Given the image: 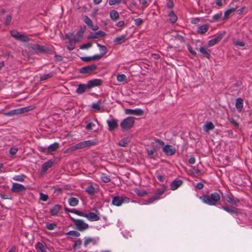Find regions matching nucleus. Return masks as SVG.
Wrapping results in <instances>:
<instances>
[{"instance_id":"nucleus-41","label":"nucleus","mask_w":252,"mask_h":252,"mask_svg":"<svg viewBox=\"0 0 252 252\" xmlns=\"http://www.w3.org/2000/svg\"><path fill=\"white\" fill-rule=\"evenodd\" d=\"M158 197L156 196L155 194L153 195L152 196L148 198L147 200H146V202L145 203V204H150L152 203H153L155 200H158Z\"/></svg>"},{"instance_id":"nucleus-42","label":"nucleus","mask_w":252,"mask_h":252,"mask_svg":"<svg viewBox=\"0 0 252 252\" xmlns=\"http://www.w3.org/2000/svg\"><path fill=\"white\" fill-rule=\"evenodd\" d=\"M66 235L74 237H77L80 235V234L77 231L71 230L66 233Z\"/></svg>"},{"instance_id":"nucleus-11","label":"nucleus","mask_w":252,"mask_h":252,"mask_svg":"<svg viewBox=\"0 0 252 252\" xmlns=\"http://www.w3.org/2000/svg\"><path fill=\"white\" fill-rule=\"evenodd\" d=\"M96 68V66L92 64L84 66L80 69L79 72L82 74H90Z\"/></svg>"},{"instance_id":"nucleus-48","label":"nucleus","mask_w":252,"mask_h":252,"mask_svg":"<svg viewBox=\"0 0 252 252\" xmlns=\"http://www.w3.org/2000/svg\"><path fill=\"white\" fill-rule=\"evenodd\" d=\"M11 34L12 37H14L17 40L18 39L19 36L21 35V34L19 32L15 31H11Z\"/></svg>"},{"instance_id":"nucleus-26","label":"nucleus","mask_w":252,"mask_h":252,"mask_svg":"<svg viewBox=\"0 0 252 252\" xmlns=\"http://www.w3.org/2000/svg\"><path fill=\"white\" fill-rule=\"evenodd\" d=\"M215 128L214 124L211 122H207L203 126L204 130L207 132L210 130H212Z\"/></svg>"},{"instance_id":"nucleus-25","label":"nucleus","mask_w":252,"mask_h":252,"mask_svg":"<svg viewBox=\"0 0 252 252\" xmlns=\"http://www.w3.org/2000/svg\"><path fill=\"white\" fill-rule=\"evenodd\" d=\"M126 40V35H122L114 38L113 42L116 44H121Z\"/></svg>"},{"instance_id":"nucleus-8","label":"nucleus","mask_w":252,"mask_h":252,"mask_svg":"<svg viewBox=\"0 0 252 252\" xmlns=\"http://www.w3.org/2000/svg\"><path fill=\"white\" fill-rule=\"evenodd\" d=\"M30 107H26L19 109L12 110L6 113L5 114L8 116L17 115L21 114L31 110V109H30Z\"/></svg>"},{"instance_id":"nucleus-62","label":"nucleus","mask_w":252,"mask_h":252,"mask_svg":"<svg viewBox=\"0 0 252 252\" xmlns=\"http://www.w3.org/2000/svg\"><path fill=\"white\" fill-rule=\"evenodd\" d=\"M56 224L55 223H48L46 224V228L49 230H53Z\"/></svg>"},{"instance_id":"nucleus-17","label":"nucleus","mask_w":252,"mask_h":252,"mask_svg":"<svg viewBox=\"0 0 252 252\" xmlns=\"http://www.w3.org/2000/svg\"><path fill=\"white\" fill-rule=\"evenodd\" d=\"M59 148V144L57 143H54L51 144L48 148H43L42 152L46 153H50L56 151Z\"/></svg>"},{"instance_id":"nucleus-43","label":"nucleus","mask_w":252,"mask_h":252,"mask_svg":"<svg viewBox=\"0 0 252 252\" xmlns=\"http://www.w3.org/2000/svg\"><path fill=\"white\" fill-rule=\"evenodd\" d=\"M82 245V241L81 239H78L75 241L74 244L73 246V249L76 250L80 248V247Z\"/></svg>"},{"instance_id":"nucleus-53","label":"nucleus","mask_w":252,"mask_h":252,"mask_svg":"<svg viewBox=\"0 0 252 252\" xmlns=\"http://www.w3.org/2000/svg\"><path fill=\"white\" fill-rule=\"evenodd\" d=\"M102 181L105 183H109L110 181V178L106 176L105 175L103 174L101 177Z\"/></svg>"},{"instance_id":"nucleus-35","label":"nucleus","mask_w":252,"mask_h":252,"mask_svg":"<svg viewBox=\"0 0 252 252\" xmlns=\"http://www.w3.org/2000/svg\"><path fill=\"white\" fill-rule=\"evenodd\" d=\"M60 208L61 206L59 205H56L50 209V213L52 215H56L59 212Z\"/></svg>"},{"instance_id":"nucleus-54","label":"nucleus","mask_w":252,"mask_h":252,"mask_svg":"<svg viewBox=\"0 0 252 252\" xmlns=\"http://www.w3.org/2000/svg\"><path fill=\"white\" fill-rule=\"evenodd\" d=\"M95 126V124L92 122L88 123L86 127V128L88 130H92L93 127Z\"/></svg>"},{"instance_id":"nucleus-46","label":"nucleus","mask_w":252,"mask_h":252,"mask_svg":"<svg viewBox=\"0 0 252 252\" xmlns=\"http://www.w3.org/2000/svg\"><path fill=\"white\" fill-rule=\"evenodd\" d=\"M18 40H20L21 41L26 42L29 41L30 40V39L29 37H28L26 35L21 34V35L19 36V38H18Z\"/></svg>"},{"instance_id":"nucleus-50","label":"nucleus","mask_w":252,"mask_h":252,"mask_svg":"<svg viewBox=\"0 0 252 252\" xmlns=\"http://www.w3.org/2000/svg\"><path fill=\"white\" fill-rule=\"evenodd\" d=\"M122 1V0H110L109 1V4L110 5L119 4L121 3Z\"/></svg>"},{"instance_id":"nucleus-61","label":"nucleus","mask_w":252,"mask_h":252,"mask_svg":"<svg viewBox=\"0 0 252 252\" xmlns=\"http://www.w3.org/2000/svg\"><path fill=\"white\" fill-rule=\"evenodd\" d=\"M92 47V44L90 43L84 44L81 46L80 48L82 49H88Z\"/></svg>"},{"instance_id":"nucleus-38","label":"nucleus","mask_w":252,"mask_h":252,"mask_svg":"<svg viewBox=\"0 0 252 252\" xmlns=\"http://www.w3.org/2000/svg\"><path fill=\"white\" fill-rule=\"evenodd\" d=\"M97 46L98 47L99 51L100 52V55H102V56L103 57L107 52L106 48L105 46L101 45L99 44H97Z\"/></svg>"},{"instance_id":"nucleus-13","label":"nucleus","mask_w":252,"mask_h":252,"mask_svg":"<svg viewBox=\"0 0 252 252\" xmlns=\"http://www.w3.org/2000/svg\"><path fill=\"white\" fill-rule=\"evenodd\" d=\"M26 190V188L22 185L18 183H13L11 190L14 193H19Z\"/></svg>"},{"instance_id":"nucleus-24","label":"nucleus","mask_w":252,"mask_h":252,"mask_svg":"<svg viewBox=\"0 0 252 252\" xmlns=\"http://www.w3.org/2000/svg\"><path fill=\"white\" fill-rule=\"evenodd\" d=\"M235 107L239 112H241L243 108V100L241 98H238L236 100Z\"/></svg>"},{"instance_id":"nucleus-52","label":"nucleus","mask_w":252,"mask_h":252,"mask_svg":"<svg viewBox=\"0 0 252 252\" xmlns=\"http://www.w3.org/2000/svg\"><path fill=\"white\" fill-rule=\"evenodd\" d=\"M18 151V149L16 147H12L9 150V153L11 155H14Z\"/></svg>"},{"instance_id":"nucleus-32","label":"nucleus","mask_w":252,"mask_h":252,"mask_svg":"<svg viewBox=\"0 0 252 252\" xmlns=\"http://www.w3.org/2000/svg\"><path fill=\"white\" fill-rule=\"evenodd\" d=\"M208 27L207 25H204L197 28V32L200 34H204L207 32Z\"/></svg>"},{"instance_id":"nucleus-64","label":"nucleus","mask_w":252,"mask_h":252,"mask_svg":"<svg viewBox=\"0 0 252 252\" xmlns=\"http://www.w3.org/2000/svg\"><path fill=\"white\" fill-rule=\"evenodd\" d=\"M188 49L189 52L191 53L193 55L196 56V52L192 49V48L189 46L188 45Z\"/></svg>"},{"instance_id":"nucleus-58","label":"nucleus","mask_w":252,"mask_h":252,"mask_svg":"<svg viewBox=\"0 0 252 252\" xmlns=\"http://www.w3.org/2000/svg\"><path fill=\"white\" fill-rule=\"evenodd\" d=\"M134 21L135 25H136L137 26H140L143 23V20L141 18L135 19H134Z\"/></svg>"},{"instance_id":"nucleus-37","label":"nucleus","mask_w":252,"mask_h":252,"mask_svg":"<svg viewBox=\"0 0 252 252\" xmlns=\"http://www.w3.org/2000/svg\"><path fill=\"white\" fill-rule=\"evenodd\" d=\"M237 7H233V8H229L228 9H227V10H226L225 12H224V18H227L228 17V16L232 13H233V12H234L236 9Z\"/></svg>"},{"instance_id":"nucleus-1","label":"nucleus","mask_w":252,"mask_h":252,"mask_svg":"<svg viewBox=\"0 0 252 252\" xmlns=\"http://www.w3.org/2000/svg\"><path fill=\"white\" fill-rule=\"evenodd\" d=\"M164 142L159 139H155L151 142V147H147L146 151L148 157L150 158H154L157 156V151L160 148V146H164Z\"/></svg>"},{"instance_id":"nucleus-63","label":"nucleus","mask_w":252,"mask_h":252,"mask_svg":"<svg viewBox=\"0 0 252 252\" xmlns=\"http://www.w3.org/2000/svg\"><path fill=\"white\" fill-rule=\"evenodd\" d=\"M11 19L12 17L10 15H7L5 19V24L8 25L11 20Z\"/></svg>"},{"instance_id":"nucleus-44","label":"nucleus","mask_w":252,"mask_h":252,"mask_svg":"<svg viewBox=\"0 0 252 252\" xmlns=\"http://www.w3.org/2000/svg\"><path fill=\"white\" fill-rule=\"evenodd\" d=\"M126 79V76L124 74H118L117 76V80L118 81L122 82L125 81Z\"/></svg>"},{"instance_id":"nucleus-9","label":"nucleus","mask_w":252,"mask_h":252,"mask_svg":"<svg viewBox=\"0 0 252 252\" xmlns=\"http://www.w3.org/2000/svg\"><path fill=\"white\" fill-rule=\"evenodd\" d=\"M74 222L76 228L79 231H82L89 228V225L81 220H76Z\"/></svg>"},{"instance_id":"nucleus-23","label":"nucleus","mask_w":252,"mask_h":252,"mask_svg":"<svg viewBox=\"0 0 252 252\" xmlns=\"http://www.w3.org/2000/svg\"><path fill=\"white\" fill-rule=\"evenodd\" d=\"M106 35V33L104 32L99 31L94 33L90 34L88 36V38L90 39H95L100 37L104 36Z\"/></svg>"},{"instance_id":"nucleus-20","label":"nucleus","mask_w":252,"mask_h":252,"mask_svg":"<svg viewBox=\"0 0 252 252\" xmlns=\"http://www.w3.org/2000/svg\"><path fill=\"white\" fill-rule=\"evenodd\" d=\"M97 243V240L90 237H85L84 238V246L87 247L89 244H92L95 245Z\"/></svg>"},{"instance_id":"nucleus-34","label":"nucleus","mask_w":252,"mask_h":252,"mask_svg":"<svg viewBox=\"0 0 252 252\" xmlns=\"http://www.w3.org/2000/svg\"><path fill=\"white\" fill-rule=\"evenodd\" d=\"M169 20L171 23H174L177 20V17L173 10H171L169 14Z\"/></svg>"},{"instance_id":"nucleus-3","label":"nucleus","mask_w":252,"mask_h":252,"mask_svg":"<svg viewBox=\"0 0 252 252\" xmlns=\"http://www.w3.org/2000/svg\"><path fill=\"white\" fill-rule=\"evenodd\" d=\"M83 31H80L78 33V37H77L76 35H74L72 33H70L66 35V41L65 42L66 44V46L69 50H72L74 49L76 42L79 40V38H82L83 36Z\"/></svg>"},{"instance_id":"nucleus-49","label":"nucleus","mask_w":252,"mask_h":252,"mask_svg":"<svg viewBox=\"0 0 252 252\" xmlns=\"http://www.w3.org/2000/svg\"><path fill=\"white\" fill-rule=\"evenodd\" d=\"M165 189H161L157 190V192L155 194L156 196L158 197V199L160 198V196L164 192Z\"/></svg>"},{"instance_id":"nucleus-55","label":"nucleus","mask_w":252,"mask_h":252,"mask_svg":"<svg viewBox=\"0 0 252 252\" xmlns=\"http://www.w3.org/2000/svg\"><path fill=\"white\" fill-rule=\"evenodd\" d=\"M52 76V75L50 73L43 75L40 77V81L45 80L48 78H51Z\"/></svg>"},{"instance_id":"nucleus-39","label":"nucleus","mask_w":252,"mask_h":252,"mask_svg":"<svg viewBox=\"0 0 252 252\" xmlns=\"http://www.w3.org/2000/svg\"><path fill=\"white\" fill-rule=\"evenodd\" d=\"M134 192L140 196H143L147 194V192L146 190L144 189H135L134 190Z\"/></svg>"},{"instance_id":"nucleus-19","label":"nucleus","mask_w":252,"mask_h":252,"mask_svg":"<svg viewBox=\"0 0 252 252\" xmlns=\"http://www.w3.org/2000/svg\"><path fill=\"white\" fill-rule=\"evenodd\" d=\"M223 35L222 34H219L216 36H215L214 38L211 40H210L208 42V45L209 47H212L219 42H220L221 39L222 38Z\"/></svg>"},{"instance_id":"nucleus-59","label":"nucleus","mask_w":252,"mask_h":252,"mask_svg":"<svg viewBox=\"0 0 252 252\" xmlns=\"http://www.w3.org/2000/svg\"><path fill=\"white\" fill-rule=\"evenodd\" d=\"M48 196L46 194H44L42 193L40 194V199L43 201H47L48 199Z\"/></svg>"},{"instance_id":"nucleus-12","label":"nucleus","mask_w":252,"mask_h":252,"mask_svg":"<svg viewBox=\"0 0 252 252\" xmlns=\"http://www.w3.org/2000/svg\"><path fill=\"white\" fill-rule=\"evenodd\" d=\"M163 152L167 156H172L175 154L176 152V149L175 147L170 145H166L163 147Z\"/></svg>"},{"instance_id":"nucleus-14","label":"nucleus","mask_w":252,"mask_h":252,"mask_svg":"<svg viewBox=\"0 0 252 252\" xmlns=\"http://www.w3.org/2000/svg\"><path fill=\"white\" fill-rule=\"evenodd\" d=\"M31 48L37 53L46 52L48 50L47 47L37 44H33Z\"/></svg>"},{"instance_id":"nucleus-4","label":"nucleus","mask_w":252,"mask_h":252,"mask_svg":"<svg viewBox=\"0 0 252 252\" xmlns=\"http://www.w3.org/2000/svg\"><path fill=\"white\" fill-rule=\"evenodd\" d=\"M64 209L66 211L74 213L75 214L79 216L86 218L89 220L91 221H97L100 219V218L98 216V214L94 213V212H90L89 214H86L84 212L79 211L76 209L69 210V209L67 208H65Z\"/></svg>"},{"instance_id":"nucleus-30","label":"nucleus","mask_w":252,"mask_h":252,"mask_svg":"<svg viewBox=\"0 0 252 252\" xmlns=\"http://www.w3.org/2000/svg\"><path fill=\"white\" fill-rule=\"evenodd\" d=\"M53 162L51 161H48L43 164L42 166V172H45L49 168L51 167Z\"/></svg>"},{"instance_id":"nucleus-33","label":"nucleus","mask_w":252,"mask_h":252,"mask_svg":"<svg viewBox=\"0 0 252 252\" xmlns=\"http://www.w3.org/2000/svg\"><path fill=\"white\" fill-rule=\"evenodd\" d=\"M129 142V139L128 137H125L122 140H120V141L118 143V145L123 147H126V145L128 144V143Z\"/></svg>"},{"instance_id":"nucleus-28","label":"nucleus","mask_w":252,"mask_h":252,"mask_svg":"<svg viewBox=\"0 0 252 252\" xmlns=\"http://www.w3.org/2000/svg\"><path fill=\"white\" fill-rule=\"evenodd\" d=\"M199 50L204 57L208 59L210 58L211 55L210 52L207 49L202 46L199 48Z\"/></svg>"},{"instance_id":"nucleus-15","label":"nucleus","mask_w":252,"mask_h":252,"mask_svg":"<svg viewBox=\"0 0 252 252\" xmlns=\"http://www.w3.org/2000/svg\"><path fill=\"white\" fill-rule=\"evenodd\" d=\"M107 124L108 126V129L109 131H112L118 126V121L114 118H111L107 120Z\"/></svg>"},{"instance_id":"nucleus-31","label":"nucleus","mask_w":252,"mask_h":252,"mask_svg":"<svg viewBox=\"0 0 252 252\" xmlns=\"http://www.w3.org/2000/svg\"><path fill=\"white\" fill-rule=\"evenodd\" d=\"M86 192L90 195H94L96 192V189L92 185L89 186L86 189Z\"/></svg>"},{"instance_id":"nucleus-57","label":"nucleus","mask_w":252,"mask_h":252,"mask_svg":"<svg viewBox=\"0 0 252 252\" xmlns=\"http://www.w3.org/2000/svg\"><path fill=\"white\" fill-rule=\"evenodd\" d=\"M234 44L236 45V46H240V47H244L245 44L244 43V42L243 41H241L240 40H237V41H236L235 42H234Z\"/></svg>"},{"instance_id":"nucleus-21","label":"nucleus","mask_w":252,"mask_h":252,"mask_svg":"<svg viewBox=\"0 0 252 252\" xmlns=\"http://www.w3.org/2000/svg\"><path fill=\"white\" fill-rule=\"evenodd\" d=\"M87 89L89 90L87 83L80 84L78 86V88L76 89V92L78 94H82L84 93Z\"/></svg>"},{"instance_id":"nucleus-56","label":"nucleus","mask_w":252,"mask_h":252,"mask_svg":"<svg viewBox=\"0 0 252 252\" xmlns=\"http://www.w3.org/2000/svg\"><path fill=\"white\" fill-rule=\"evenodd\" d=\"M102 57V55L96 54L92 56V60H99Z\"/></svg>"},{"instance_id":"nucleus-10","label":"nucleus","mask_w":252,"mask_h":252,"mask_svg":"<svg viewBox=\"0 0 252 252\" xmlns=\"http://www.w3.org/2000/svg\"><path fill=\"white\" fill-rule=\"evenodd\" d=\"M125 112L126 115H132L138 116H142L144 113L143 110L140 108L135 109H126Z\"/></svg>"},{"instance_id":"nucleus-2","label":"nucleus","mask_w":252,"mask_h":252,"mask_svg":"<svg viewBox=\"0 0 252 252\" xmlns=\"http://www.w3.org/2000/svg\"><path fill=\"white\" fill-rule=\"evenodd\" d=\"M199 198L204 203L210 206H216L220 201V196L218 192H215L209 195L200 196Z\"/></svg>"},{"instance_id":"nucleus-40","label":"nucleus","mask_w":252,"mask_h":252,"mask_svg":"<svg viewBox=\"0 0 252 252\" xmlns=\"http://www.w3.org/2000/svg\"><path fill=\"white\" fill-rule=\"evenodd\" d=\"M36 249L37 251H40V252H46V249L43 245L40 242H37L36 245Z\"/></svg>"},{"instance_id":"nucleus-51","label":"nucleus","mask_w":252,"mask_h":252,"mask_svg":"<svg viewBox=\"0 0 252 252\" xmlns=\"http://www.w3.org/2000/svg\"><path fill=\"white\" fill-rule=\"evenodd\" d=\"M222 208L224 210H225V211H226L227 212L229 213L233 214V213H236V211L234 209L229 208L226 206H222Z\"/></svg>"},{"instance_id":"nucleus-16","label":"nucleus","mask_w":252,"mask_h":252,"mask_svg":"<svg viewBox=\"0 0 252 252\" xmlns=\"http://www.w3.org/2000/svg\"><path fill=\"white\" fill-rule=\"evenodd\" d=\"M102 84V81L99 79H94L93 80H91L87 82L88 87H89V90L91 89L92 88L99 86L101 85Z\"/></svg>"},{"instance_id":"nucleus-7","label":"nucleus","mask_w":252,"mask_h":252,"mask_svg":"<svg viewBox=\"0 0 252 252\" xmlns=\"http://www.w3.org/2000/svg\"><path fill=\"white\" fill-rule=\"evenodd\" d=\"M129 201V199L125 196H117L113 198L112 204L116 206H120L124 203H128Z\"/></svg>"},{"instance_id":"nucleus-22","label":"nucleus","mask_w":252,"mask_h":252,"mask_svg":"<svg viewBox=\"0 0 252 252\" xmlns=\"http://www.w3.org/2000/svg\"><path fill=\"white\" fill-rule=\"evenodd\" d=\"M183 184V181L180 180H174L171 183V189L172 190H175L177 189L179 187H180Z\"/></svg>"},{"instance_id":"nucleus-47","label":"nucleus","mask_w":252,"mask_h":252,"mask_svg":"<svg viewBox=\"0 0 252 252\" xmlns=\"http://www.w3.org/2000/svg\"><path fill=\"white\" fill-rule=\"evenodd\" d=\"M25 177V176L24 175H17V176H15L14 178H13V179L15 181H21V182H22L24 180V178Z\"/></svg>"},{"instance_id":"nucleus-18","label":"nucleus","mask_w":252,"mask_h":252,"mask_svg":"<svg viewBox=\"0 0 252 252\" xmlns=\"http://www.w3.org/2000/svg\"><path fill=\"white\" fill-rule=\"evenodd\" d=\"M105 101V99H99L97 102L93 103L92 105V108L94 110L98 111L100 110L101 108L103 107V105Z\"/></svg>"},{"instance_id":"nucleus-36","label":"nucleus","mask_w":252,"mask_h":252,"mask_svg":"<svg viewBox=\"0 0 252 252\" xmlns=\"http://www.w3.org/2000/svg\"><path fill=\"white\" fill-rule=\"evenodd\" d=\"M226 200L227 202L232 204V205H237V203L239 202V200L237 199H235L233 196H227L226 198Z\"/></svg>"},{"instance_id":"nucleus-60","label":"nucleus","mask_w":252,"mask_h":252,"mask_svg":"<svg viewBox=\"0 0 252 252\" xmlns=\"http://www.w3.org/2000/svg\"><path fill=\"white\" fill-rule=\"evenodd\" d=\"M221 15L222 14L221 13H218L214 15L213 18L214 21H217L220 19L221 16Z\"/></svg>"},{"instance_id":"nucleus-6","label":"nucleus","mask_w":252,"mask_h":252,"mask_svg":"<svg viewBox=\"0 0 252 252\" xmlns=\"http://www.w3.org/2000/svg\"><path fill=\"white\" fill-rule=\"evenodd\" d=\"M97 143V140L96 139L89 140L80 142L72 147L73 150H78L87 147L95 145Z\"/></svg>"},{"instance_id":"nucleus-27","label":"nucleus","mask_w":252,"mask_h":252,"mask_svg":"<svg viewBox=\"0 0 252 252\" xmlns=\"http://www.w3.org/2000/svg\"><path fill=\"white\" fill-rule=\"evenodd\" d=\"M110 17L113 21H116L119 18V14L117 11L113 10L110 12Z\"/></svg>"},{"instance_id":"nucleus-45","label":"nucleus","mask_w":252,"mask_h":252,"mask_svg":"<svg viewBox=\"0 0 252 252\" xmlns=\"http://www.w3.org/2000/svg\"><path fill=\"white\" fill-rule=\"evenodd\" d=\"M83 20H84V22L88 26H92V24L93 23L92 21L88 16H84V17H83Z\"/></svg>"},{"instance_id":"nucleus-29","label":"nucleus","mask_w":252,"mask_h":252,"mask_svg":"<svg viewBox=\"0 0 252 252\" xmlns=\"http://www.w3.org/2000/svg\"><path fill=\"white\" fill-rule=\"evenodd\" d=\"M68 202L71 206H76L79 203V200L77 198L71 197L68 199Z\"/></svg>"},{"instance_id":"nucleus-5","label":"nucleus","mask_w":252,"mask_h":252,"mask_svg":"<svg viewBox=\"0 0 252 252\" xmlns=\"http://www.w3.org/2000/svg\"><path fill=\"white\" fill-rule=\"evenodd\" d=\"M135 119L132 117H128L124 119L121 123L120 126L123 131H127L131 128L134 124Z\"/></svg>"}]
</instances>
